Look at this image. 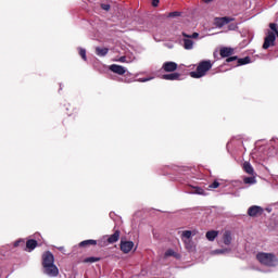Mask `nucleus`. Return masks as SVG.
Segmentation results:
<instances>
[{
  "label": "nucleus",
  "instance_id": "f257e3e1",
  "mask_svg": "<svg viewBox=\"0 0 278 278\" xmlns=\"http://www.w3.org/2000/svg\"><path fill=\"white\" fill-rule=\"evenodd\" d=\"M256 260L260 262V264H263V266H268L269 268H275L276 266H278V258L273 253H257Z\"/></svg>",
  "mask_w": 278,
  "mask_h": 278
},
{
  "label": "nucleus",
  "instance_id": "f03ea898",
  "mask_svg": "<svg viewBox=\"0 0 278 278\" xmlns=\"http://www.w3.org/2000/svg\"><path fill=\"white\" fill-rule=\"evenodd\" d=\"M212 66V61H202L199 63L197 71L190 72V77L193 79H201V77H205V75H207V71H211Z\"/></svg>",
  "mask_w": 278,
  "mask_h": 278
},
{
  "label": "nucleus",
  "instance_id": "7ed1b4c3",
  "mask_svg": "<svg viewBox=\"0 0 278 278\" xmlns=\"http://www.w3.org/2000/svg\"><path fill=\"white\" fill-rule=\"evenodd\" d=\"M118 240H121V231L116 230L111 236L102 237V239L99 241V244L100 247H108V244H114L115 242H118Z\"/></svg>",
  "mask_w": 278,
  "mask_h": 278
},
{
  "label": "nucleus",
  "instance_id": "20e7f679",
  "mask_svg": "<svg viewBox=\"0 0 278 278\" xmlns=\"http://www.w3.org/2000/svg\"><path fill=\"white\" fill-rule=\"evenodd\" d=\"M182 38L180 39V45L186 51H192L194 49V40L190 38V35L188 33L182 31L181 33Z\"/></svg>",
  "mask_w": 278,
  "mask_h": 278
},
{
  "label": "nucleus",
  "instance_id": "39448f33",
  "mask_svg": "<svg viewBox=\"0 0 278 278\" xmlns=\"http://www.w3.org/2000/svg\"><path fill=\"white\" fill-rule=\"evenodd\" d=\"M275 40H277V35L273 31H268L263 43V49H270V47H275Z\"/></svg>",
  "mask_w": 278,
  "mask_h": 278
},
{
  "label": "nucleus",
  "instance_id": "423d86ee",
  "mask_svg": "<svg viewBox=\"0 0 278 278\" xmlns=\"http://www.w3.org/2000/svg\"><path fill=\"white\" fill-rule=\"evenodd\" d=\"M43 273L48 277H58V275H60V269H58V266L55 264L46 265L43 266Z\"/></svg>",
  "mask_w": 278,
  "mask_h": 278
},
{
  "label": "nucleus",
  "instance_id": "0eeeda50",
  "mask_svg": "<svg viewBox=\"0 0 278 278\" xmlns=\"http://www.w3.org/2000/svg\"><path fill=\"white\" fill-rule=\"evenodd\" d=\"M55 264V256H53V253L51 252H46L42 255V266H51Z\"/></svg>",
  "mask_w": 278,
  "mask_h": 278
},
{
  "label": "nucleus",
  "instance_id": "6e6552de",
  "mask_svg": "<svg viewBox=\"0 0 278 278\" xmlns=\"http://www.w3.org/2000/svg\"><path fill=\"white\" fill-rule=\"evenodd\" d=\"M177 66L176 62L167 61L163 63L162 71H164V73H175V71H177Z\"/></svg>",
  "mask_w": 278,
  "mask_h": 278
},
{
  "label": "nucleus",
  "instance_id": "1a4fd4ad",
  "mask_svg": "<svg viewBox=\"0 0 278 278\" xmlns=\"http://www.w3.org/2000/svg\"><path fill=\"white\" fill-rule=\"evenodd\" d=\"M233 21V17H217L215 18V25L216 27H225V25H229Z\"/></svg>",
  "mask_w": 278,
  "mask_h": 278
},
{
  "label": "nucleus",
  "instance_id": "9d476101",
  "mask_svg": "<svg viewBox=\"0 0 278 278\" xmlns=\"http://www.w3.org/2000/svg\"><path fill=\"white\" fill-rule=\"evenodd\" d=\"M162 79H165L166 81H179V79H181V74L179 73L164 74L162 76Z\"/></svg>",
  "mask_w": 278,
  "mask_h": 278
},
{
  "label": "nucleus",
  "instance_id": "9b49d317",
  "mask_svg": "<svg viewBox=\"0 0 278 278\" xmlns=\"http://www.w3.org/2000/svg\"><path fill=\"white\" fill-rule=\"evenodd\" d=\"M110 71H112V73H115L116 75H125V73H127V68H125L123 65L116 64H112L110 66Z\"/></svg>",
  "mask_w": 278,
  "mask_h": 278
},
{
  "label": "nucleus",
  "instance_id": "f8f14e48",
  "mask_svg": "<svg viewBox=\"0 0 278 278\" xmlns=\"http://www.w3.org/2000/svg\"><path fill=\"white\" fill-rule=\"evenodd\" d=\"M264 213V208L257 205L250 206L248 210V214L252 217L257 216Z\"/></svg>",
  "mask_w": 278,
  "mask_h": 278
},
{
  "label": "nucleus",
  "instance_id": "ddd939ff",
  "mask_svg": "<svg viewBox=\"0 0 278 278\" xmlns=\"http://www.w3.org/2000/svg\"><path fill=\"white\" fill-rule=\"evenodd\" d=\"M131 249H134L132 241H121V251H123V253H129Z\"/></svg>",
  "mask_w": 278,
  "mask_h": 278
},
{
  "label": "nucleus",
  "instance_id": "4468645a",
  "mask_svg": "<svg viewBox=\"0 0 278 278\" xmlns=\"http://www.w3.org/2000/svg\"><path fill=\"white\" fill-rule=\"evenodd\" d=\"M188 194H200L202 197H205V190L201 187H191L189 191H187Z\"/></svg>",
  "mask_w": 278,
  "mask_h": 278
},
{
  "label": "nucleus",
  "instance_id": "2eb2a0df",
  "mask_svg": "<svg viewBox=\"0 0 278 278\" xmlns=\"http://www.w3.org/2000/svg\"><path fill=\"white\" fill-rule=\"evenodd\" d=\"M219 54L222 58H229L230 55H233V48L224 47L219 50Z\"/></svg>",
  "mask_w": 278,
  "mask_h": 278
},
{
  "label": "nucleus",
  "instance_id": "dca6fc26",
  "mask_svg": "<svg viewBox=\"0 0 278 278\" xmlns=\"http://www.w3.org/2000/svg\"><path fill=\"white\" fill-rule=\"evenodd\" d=\"M243 170L248 175H255V169H253V165H251L249 162L243 163Z\"/></svg>",
  "mask_w": 278,
  "mask_h": 278
},
{
  "label": "nucleus",
  "instance_id": "f3484780",
  "mask_svg": "<svg viewBox=\"0 0 278 278\" xmlns=\"http://www.w3.org/2000/svg\"><path fill=\"white\" fill-rule=\"evenodd\" d=\"M109 52H110V49L108 48H101V47L96 48V54L99 55V58H105V55H108Z\"/></svg>",
  "mask_w": 278,
  "mask_h": 278
},
{
  "label": "nucleus",
  "instance_id": "a211bd4d",
  "mask_svg": "<svg viewBox=\"0 0 278 278\" xmlns=\"http://www.w3.org/2000/svg\"><path fill=\"white\" fill-rule=\"evenodd\" d=\"M216 238H218V231L210 230L206 232V239L208 240V242H214Z\"/></svg>",
  "mask_w": 278,
  "mask_h": 278
},
{
  "label": "nucleus",
  "instance_id": "6ab92c4d",
  "mask_svg": "<svg viewBox=\"0 0 278 278\" xmlns=\"http://www.w3.org/2000/svg\"><path fill=\"white\" fill-rule=\"evenodd\" d=\"M38 247V241L30 239L26 242V249L28 251H34V249H36Z\"/></svg>",
  "mask_w": 278,
  "mask_h": 278
},
{
  "label": "nucleus",
  "instance_id": "aec40b11",
  "mask_svg": "<svg viewBox=\"0 0 278 278\" xmlns=\"http://www.w3.org/2000/svg\"><path fill=\"white\" fill-rule=\"evenodd\" d=\"M243 184L248 186H255V184H257V180L255 179V176L245 177L243 178Z\"/></svg>",
  "mask_w": 278,
  "mask_h": 278
},
{
  "label": "nucleus",
  "instance_id": "412c9836",
  "mask_svg": "<svg viewBox=\"0 0 278 278\" xmlns=\"http://www.w3.org/2000/svg\"><path fill=\"white\" fill-rule=\"evenodd\" d=\"M223 240H224V244L229 247V244H231V232L230 231H225Z\"/></svg>",
  "mask_w": 278,
  "mask_h": 278
},
{
  "label": "nucleus",
  "instance_id": "4be33fe9",
  "mask_svg": "<svg viewBox=\"0 0 278 278\" xmlns=\"http://www.w3.org/2000/svg\"><path fill=\"white\" fill-rule=\"evenodd\" d=\"M96 244H97V240L89 239V240L81 241L79 243V247H90V245L96 247Z\"/></svg>",
  "mask_w": 278,
  "mask_h": 278
},
{
  "label": "nucleus",
  "instance_id": "5701e85b",
  "mask_svg": "<svg viewBox=\"0 0 278 278\" xmlns=\"http://www.w3.org/2000/svg\"><path fill=\"white\" fill-rule=\"evenodd\" d=\"M244 64H251V58L250 56H245L243 59H238L237 66H244Z\"/></svg>",
  "mask_w": 278,
  "mask_h": 278
},
{
  "label": "nucleus",
  "instance_id": "b1692460",
  "mask_svg": "<svg viewBox=\"0 0 278 278\" xmlns=\"http://www.w3.org/2000/svg\"><path fill=\"white\" fill-rule=\"evenodd\" d=\"M181 238H182V241L188 240V242H190V240H192L191 239L192 238V231H190V230L182 231Z\"/></svg>",
  "mask_w": 278,
  "mask_h": 278
},
{
  "label": "nucleus",
  "instance_id": "393cba45",
  "mask_svg": "<svg viewBox=\"0 0 278 278\" xmlns=\"http://www.w3.org/2000/svg\"><path fill=\"white\" fill-rule=\"evenodd\" d=\"M100 257L90 256L84 260L85 264H94V262H100Z\"/></svg>",
  "mask_w": 278,
  "mask_h": 278
},
{
  "label": "nucleus",
  "instance_id": "a878e982",
  "mask_svg": "<svg viewBox=\"0 0 278 278\" xmlns=\"http://www.w3.org/2000/svg\"><path fill=\"white\" fill-rule=\"evenodd\" d=\"M229 249H218V250H214L212 252V255H223L225 253H229Z\"/></svg>",
  "mask_w": 278,
  "mask_h": 278
},
{
  "label": "nucleus",
  "instance_id": "bb28decb",
  "mask_svg": "<svg viewBox=\"0 0 278 278\" xmlns=\"http://www.w3.org/2000/svg\"><path fill=\"white\" fill-rule=\"evenodd\" d=\"M269 27L271 29V33L275 34V36L278 37V26H277V24L276 23H271V24H269Z\"/></svg>",
  "mask_w": 278,
  "mask_h": 278
},
{
  "label": "nucleus",
  "instance_id": "cd10ccee",
  "mask_svg": "<svg viewBox=\"0 0 278 278\" xmlns=\"http://www.w3.org/2000/svg\"><path fill=\"white\" fill-rule=\"evenodd\" d=\"M182 242H185V245H186V249L188 250V251H192V249H193V243H192V240H185V241H182Z\"/></svg>",
  "mask_w": 278,
  "mask_h": 278
},
{
  "label": "nucleus",
  "instance_id": "c85d7f7f",
  "mask_svg": "<svg viewBox=\"0 0 278 278\" xmlns=\"http://www.w3.org/2000/svg\"><path fill=\"white\" fill-rule=\"evenodd\" d=\"M79 55L83 58V60L86 62L87 56H86V49L79 48Z\"/></svg>",
  "mask_w": 278,
  "mask_h": 278
},
{
  "label": "nucleus",
  "instance_id": "c756f323",
  "mask_svg": "<svg viewBox=\"0 0 278 278\" xmlns=\"http://www.w3.org/2000/svg\"><path fill=\"white\" fill-rule=\"evenodd\" d=\"M220 186V182L219 181H214L212 182L210 186H208V189L212 190V189H216Z\"/></svg>",
  "mask_w": 278,
  "mask_h": 278
},
{
  "label": "nucleus",
  "instance_id": "7c9ffc66",
  "mask_svg": "<svg viewBox=\"0 0 278 278\" xmlns=\"http://www.w3.org/2000/svg\"><path fill=\"white\" fill-rule=\"evenodd\" d=\"M175 16H180V13L177 12V11H174V12H170V13L168 14V17H169V18H175Z\"/></svg>",
  "mask_w": 278,
  "mask_h": 278
},
{
  "label": "nucleus",
  "instance_id": "2f4dec72",
  "mask_svg": "<svg viewBox=\"0 0 278 278\" xmlns=\"http://www.w3.org/2000/svg\"><path fill=\"white\" fill-rule=\"evenodd\" d=\"M173 255H175V251H173V250H167V251L165 252V257H170V256H173Z\"/></svg>",
  "mask_w": 278,
  "mask_h": 278
},
{
  "label": "nucleus",
  "instance_id": "473e14b6",
  "mask_svg": "<svg viewBox=\"0 0 278 278\" xmlns=\"http://www.w3.org/2000/svg\"><path fill=\"white\" fill-rule=\"evenodd\" d=\"M238 60V56H227L226 62H236Z\"/></svg>",
  "mask_w": 278,
  "mask_h": 278
},
{
  "label": "nucleus",
  "instance_id": "72a5a7b5",
  "mask_svg": "<svg viewBox=\"0 0 278 278\" xmlns=\"http://www.w3.org/2000/svg\"><path fill=\"white\" fill-rule=\"evenodd\" d=\"M151 79H153V77L139 78L138 81H141V84H144V83H147V81H151Z\"/></svg>",
  "mask_w": 278,
  "mask_h": 278
},
{
  "label": "nucleus",
  "instance_id": "f704fd0d",
  "mask_svg": "<svg viewBox=\"0 0 278 278\" xmlns=\"http://www.w3.org/2000/svg\"><path fill=\"white\" fill-rule=\"evenodd\" d=\"M191 40H197V38H199V33H193L191 35H189Z\"/></svg>",
  "mask_w": 278,
  "mask_h": 278
},
{
  "label": "nucleus",
  "instance_id": "c9c22d12",
  "mask_svg": "<svg viewBox=\"0 0 278 278\" xmlns=\"http://www.w3.org/2000/svg\"><path fill=\"white\" fill-rule=\"evenodd\" d=\"M102 10H105V12H109L110 4H101Z\"/></svg>",
  "mask_w": 278,
  "mask_h": 278
},
{
  "label": "nucleus",
  "instance_id": "e433bc0d",
  "mask_svg": "<svg viewBox=\"0 0 278 278\" xmlns=\"http://www.w3.org/2000/svg\"><path fill=\"white\" fill-rule=\"evenodd\" d=\"M21 243H25V241L24 240H17V241H15L14 242V247H21Z\"/></svg>",
  "mask_w": 278,
  "mask_h": 278
},
{
  "label": "nucleus",
  "instance_id": "4c0bfd02",
  "mask_svg": "<svg viewBox=\"0 0 278 278\" xmlns=\"http://www.w3.org/2000/svg\"><path fill=\"white\" fill-rule=\"evenodd\" d=\"M153 8H157L160 5V0H152Z\"/></svg>",
  "mask_w": 278,
  "mask_h": 278
},
{
  "label": "nucleus",
  "instance_id": "58836bf2",
  "mask_svg": "<svg viewBox=\"0 0 278 278\" xmlns=\"http://www.w3.org/2000/svg\"><path fill=\"white\" fill-rule=\"evenodd\" d=\"M59 251L64 252V247H60V248H59Z\"/></svg>",
  "mask_w": 278,
  "mask_h": 278
},
{
  "label": "nucleus",
  "instance_id": "ea45409f",
  "mask_svg": "<svg viewBox=\"0 0 278 278\" xmlns=\"http://www.w3.org/2000/svg\"><path fill=\"white\" fill-rule=\"evenodd\" d=\"M206 3H210L212 0H204Z\"/></svg>",
  "mask_w": 278,
  "mask_h": 278
}]
</instances>
